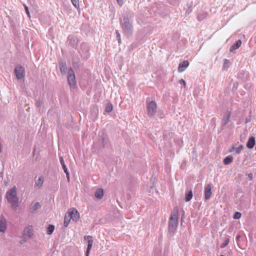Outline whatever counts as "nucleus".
Segmentation results:
<instances>
[{
  "label": "nucleus",
  "instance_id": "38",
  "mask_svg": "<svg viewBox=\"0 0 256 256\" xmlns=\"http://www.w3.org/2000/svg\"><path fill=\"white\" fill-rule=\"evenodd\" d=\"M119 5L122 6L123 4L122 0H116Z\"/></svg>",
  "mask_w": 256,
  "mask_h": 256
},
{
  "label": "nucleus",
  "instance_id": "30",
  "mask_svg": "<svg viewBox=\"0 0 256 256\" xmlns=\"http://www.w3.org/2000/svg\"><path fill=\"white\" fill-rule=\"evenodd\" d=\"M112 106L111 104H108L105 109V111L107 112H110L112 110Z\"/></svg>",
  "mask_w": 256,
  "mask_h": 256
},
{
  "label": "nucleus",
  "instance_id": "20",
  "mask_svg": "<svg viewBox=\"0 0 256 256\" xmlns=\"http://www.w3.org/2000/svg\"><path fill=\"white\" fill-rule=\"evenodd\" d=\"M40 207V202H36L33 204H32V206L30 210H32V212L34 214L36 212V210Z\"/></svg>",
  "mask_w": 256,
  "mask_h": 256
},
{
  "label": "nucleus",
  "instance_id": "15",
  "mask_svg": "<svg viewBox=\"0 0 256 256\" xmlns=\"http://www.w3.org/2000/svg\"><path fill=\"white\" fill-rule=\"evenodd\" d=\"M188 65L189 62L188 60H184L182 62H180L178 67V72H184Z\"/></svg>",
  "mask_w": 256,
  "mask_h": 256
},
{
  "label": "nucleus",
  "instance_id": "28",
  "mask_svg": "<svg viewBox=\"0 0 256 256\" xmlns=\"http://www.w3.org/2000/svg\"><path fill=\"white\" fill-rule=\"evenodd\" d=\"M230 64V60L228 59H224V65H223V69L226 70L229 67Z\"/></svg>",
  "mask_w": 256,
  "mask_h": 256
},
{
  "label": "nucleus",
  "instance_id": "5",
  "mask_svg": "<svg viewBox=\"0 0 256 256\" xmlns=\"http://www.w3.org/2000/svg\"><path fill=\"white\" fill-rule=\"evenodd\" d=\"M68 82L71 89L75 88L76 86V77L72 68H70L68 71Z\"/></svg>",
  "mask_w": 256,
  "mask_h": 256
},
{
  "label": "nucleus",
  "instance_id": "24",
  "mask_svg": "<svg viewBox=\"0 0 256 256\" xmlns=\"http://www.w3.org/2000/svg\"><path fill=\"white\" fill-rule=\"evenodd\" d=\"M232 160H233V158L232 156H229L226 157L224 158L223 162L224 164L227 165V164H230L232 162Z\"/></svg>",
  "mask_w": 256,
  "mask_h": 256
},
{
  "label": "nucleus",
  "instance_id": "16",
  "mask_svg": "<svg viewBox=\"0 0 256 256\" xmlns=\"http://www.w3.org/2000/svg\"><path fill=\"white\" fill-rule=\"evenodd\" d=\"M60 69L62 74H66L67 67L65 61L62 60L60 62Z\"/></svg>",
  "mask_w": 256,
  "mask_h": 256
},
{
  "label": "nucleus",
  "instance_id": "35",
  "mask_svg": "<svg viewBox=\"0 0 256 256\" xmlns=\"http://www.w3.org/2000/svg\"><path fill=\"white\" fill-rule=\"evenodd\" d=\"M116 39L117 38H120V34L119 33V32H118V30H116Z\"/></svg>",
  "mask_w": 256,
  "mask_h": 256
},
{
  "label": "nucleus",
  "instance_id": "18",
  "mask_svg": "<svg viewBox=\"0 0 256 256\" xmlns=\"http://www.w3.org/2000/svg\"><path fill=\"white\" fill-rule=\"evenodd\" d=\"M255 138L254 136L250 138L246 144L247 148L250 149L253 148L255 145Z\"/></svg>",
  "mask_w": 256,
  "mask_h": 256
},
{
  "label": "nucleus",
  "instance_id": "13",
  "mask_svg": "<svg viewBox=\"0 0 256 256\" xmlns=\"http://www.w3.org/2000/svg\"><path fill=\"white\" fill-rule=\"evenodd\" d=\"M230 112H227L226 114L224 116L221 124V129L223 130L224 127L226 126L230 121Z\"/></svg>",
  "mask_w": 256,
  "mask_h": 256
},
{
  "label": "nucleus",
  "instance_id": "41",
  "mask_svg": "<svg viewBox=\"0 0 256 256\" xmlns=\"http://www.w3.org/2000/svg\"><path fill=\"white\" fill-rule=\"evenodd\" d=\"M117 40H118V42L119 44L121 43V38H117Z\"/></svg>",
  "mask_w": 256,
  "mask_h": 256
},
{
  "label": "nucleus",
  "instance_id": "32",
  "mask_svg": "<svg viewBox=\"0 0 256 256\" xmlns=\"http://www.w3.org/2000/svg\"><path fill=\"white\" fill-rule=\"evenodd\" d=\"M229 241H230L229 238H226L224 240V243H223L222 244H221V246H220V248H225V247H226V246L228 244V242H229Z\"/></svg>",
  "mask_w": 256,
  "mask_h": 256
},
{
  "label": "nucleus",
  "instance_id": "22",
  "mask_svg": "<svg viewBox=\"0 0 256 256\" xmlns=\"http://www.w3.org/2000/svg\"><path fill=\"white\" fill-rule=\"evenodd\" d=\"M44 183V178L42 176L38 178V180L36 181L35 186L38 188H40L42 186Z\"/></svg>",
  "mask_w": 256,
  "mask_h": 256
},
{
  "label": "nucleus",
  "instance_id": "34",
  "mask_svg": "<svg viewBox=\"0 0 256 256\" xmlns=\"http://www.w3.org/2000/svg\"><path fill=\"white\" fill-rule=\"evenodd\" d=\"M36 105L37 107H40L42 105V102L40 100H36Z\"/></svg>",
  "mask_w": 256,
  "mask_h": 256
},
{
  "label": "nucleus",
  "instance_id": "40",
  "mask_svg": "<svg viewBox=\"0 0 256 256\" xmlns=\"http://www.w3.org/2000/svg\"><path fill=\"white\" fill-rule=\"evenodd\" d=\"M102 144L103 146H104V145H105V144H104V138H102Z\"/></svg>",
  "mask_w": 256,
  "mask_h": 256
},
{
  "label": "nucleus",
  "instance_id": "12",
  "mask_svg": "<svg viewBox=\"0 0 256 256\" xmlns=\"http://www.w3.org/2000/svg\"><path fill=\"white\" fill-rule=\"evenodd\" d=\"M84 238L85 240H88V244L87 249H86V252H87V254H90V250L92 249V246L93 244L92 237L90 236H85L84 237Z\"/></svg>",
  "mask_w": 256,
  "mask_h": 256
},
{
  "label": "nucleus",
  "instance_id": "4",
  "mask_svg": "<svg viewBox=\"0 0 256 256\" xmlns=\"http://www.w3.org/2000/svg\"><path fill=\"white\" fill-rule=\"evenodd\" d=\"M78 52L82 58L86 60L90 56L89 46L88 44L84 42L82 43Z\"/></svg>",
  "mask_w": 256,
  "mask_h": 256
},
{
  "label": "nucleus",
  "instance_id": "29",
  "mask_svg": "<svg viewBox=\"0 0 256 256\" xmlns=\"http://www.w3.org/2000/svg\"><path fill=\"white\" fill-rule=\"evenodd\" d=\"M73 6L77 9L80 8V4L78 0H71Z\"/></svg>",
  "mask_w": 256,
  "mask_h": 256
},
{
  "label": "nucleus",
  "instance_id": "23",
  "mask_svg": "<svg viewBox=\"0 0 256 256\" xmlns=\"http://www.w3.org/2000/svg\"><path fill=\"white\" fill-rule=\"evenodd\" d=\"M70 220H71L70 217L68 214L67 213H66V214L64 216V225L65 227H67L68 226Z\"/></svg>",
  "mask_w": 256,
  "mask_h": 256
},
{
  "label": "nucleus",
  "instance_id": "33",
  "mask_svg": "<svg viewBox=\"0 0 256 256\" xmlns=\"http://www.w3.org/2000/svg\"><path fill=\"white\" fill-rule=\"evenodd\" d=\"M24 9H25L26 12L29 18H30V12H29V10H28V7L26 6V5H24Z\"/></svg>",
  "mask_w": 256,
  "mask_h": 256
},
{
  "label": "nucleus",
  "instance_id": "11",
  "mask_svg": "<svg viewBox=\"0 0 256 256\" xmlns=\"http://www.w3.org/2000/svg\"><path fill=\"white\" fill-rule=\"evenodd\" d=\"M212 188L211 184H208L204 188V198L206 200H209L212 194Z\"/></svg>",
  "mask_w": 256,
  "mask_h": 256
},
{
  "label": "nucleus",
  "instance_id": "25",
  "mask_svg": "<svg viewBox=\"0 0 256 256\" xmlns=\"http://www.w3.org/2000/svg\"><path fill=\"white\" fill-rule=\"evenodd\" d=\"M192 198V190H190L186 194L185 200L186 202H189L191 200Z\"/></svg>",
  "mask_w": 256,
  "mask_h": 256
},
{
  "label": "nucleus",
  "instance_id": "39",
  "mask_svg": "<svg viewBox=\"0 0 256 256\" xmlns=\"http://www.w3.org/2000/svg\"><path fill=\"white\" fill-rule=\"evenodd\" d=\"M180 84H184V86H186V82H184V80H182V79L180 80Z\"/></svg>",
  "mask_w": 256,
  "mask_h": 256
},
{
  "label": "nucleus",
  "instance_id": "37",
  "mask_svg": "<svg viewBox=\"0 0 256 256\" xmlns=\"http://www.w3.org/2000/svg\"><path fill=\"white\" fill-rule=\"evenodd\" d=\"M64 172L66 174V178H68V181H69V180H70V174H69L68 170H67V172Z\"/></svg>",
  "mask_w": 256,
  "mask_h": 256
},
{
  "label": "nucleus",
  "instance_id": "21",
  "mask_svg": "<svg viewBox=\"0 0 256 256\" xmlns=\"http://www.w3.org/2000/svg\"><path fill=\"white\" fill-rule=\"evenodd\" d=\"M95 197L98 199H101L104 196L103 190L101 188L98 189L94 194Z\"/></svg>",
  "mask_w": 256,
  "mask_h": 256
},
{
  "label": "nucleus",
  "instance_id": "6",
  "mask_svg": "<svg viewBox=\"0 0 256 256\" xmlns=\"http://www.w3.org/2000/svg\"><path fill=\"white\" fill-rule=\"evenodd\" d=\"M157 109V105L155 102L152 101L147 106V113L148 115L150 117L154 116L156 112Z\"/></svg>",
  "mask_w": 256,
  "mask_h": 256
},
{
  "label": "nucleus",
  "instance_id": "14",
  "mask_svg": "<svg viewBox=\"0 0 256 256\" xmlns=\"http://www.w3.org/2000/svg\"><path fill=\"white\" fill-rule=\"evenodd\" d=\"M6 228V219L4 216H2L0 219V232H4Z\"/></svg>",
  "mask_w": 256,
  "mask_h": 256
},
{
  "label": "nucleus",
  "instance_id": "17",
  "mask_svg": "<svg viewBox=\"0 0 256 256\" xmlns=\"http://www.w3.org/2000/svg\"><path fill=\"white\" fill-rule=\"evenodd\" d=\"M244 149V146L240 145L238 147L233 146L230 150V152H235L236 154H239L241 152L242 150Z\"/></svg>",
  "mask_w": 256,
  "mask_h": 256
},
{
  "label": "nucleus",
  "instance_id": "3",
  "mask_svg": "<svg viewBox=\"0 0 256 256\" xmlns=\"http://www.w3.org/2000/svg\"><path fill=\"white\" fill-rule=\"evenodd\" d=\"M178 211L177 208H175L171 212L168 222V232L174 233L177 229Z\"/></svg>",
  "mask_w": 256,
  "mask_h": 256
},
{
  "label": "nucleus",
  "instance_id": "31",
  "mask_svg": "<svg viewBox=\"0 0 256 256\" xmlns=\"http://www.w3.org/2000/svg\"><path fill=\"white\" fill-rule=\"evenodd\" d=\"M241 214L239 212H236L233 216V218L235 220H238L241 217Z\"/></svg>",
  "mask_w": 256,
  "mask_h": 256
},
{
  "label": "nucleus",
  "instance_id": "26",
  "mask_svg": "<svg viewBox=\"0 0 256 256\" xmlns=\"http://www.w3.org/2000/svg\"><path fill=\"white\" fill-rule=\"evenodd\" d=\"M60 161L64 172H67V170H68L66 168V165L65 164L62 156L60 157Z\"/></svg>",
  "mask_w": 256,
  "mask_h": 256
},
{
  "label": "nucleus",
  "instance_id": "1",
  "mask_svg": "<svg viewBox=\"0 0 256 256\" xmlns=\"http://www.w3.org/2000/svg\"><path fill=\"white\" fill-rule=\"evenodd\" d=\"M120 24L124 34L127 36H130L133 32V26L128 13L126 12L122 14Z\"/></svg>",
  "mask_w": 256,
  "mask_h": 256
},
{
  "label": "nucleus",
  "instance_id": "36",
  "mask_svg": "<svg viewBox=\"0 0 256 256\" xmlns=\"http://www.w3.org/2000/svg\"><path fill=\"white\" fill-rule=\"evenodd\" d=\"M252 177H253L252 174L250 173L248 174V178L249 180H252Z\"/></svg>",
  "mask_w": 256,
  "mask_h": 256
},
{
  "label": "nucleus",
  "instance_id": "10",
  "mask_svg": "<svg viewBox=\"0 0 256 256\" xmlns=\"http://www.w3.org/2000/svg\"><path fill=\"white\" fill-rule=\"evenodd\" d=\"M68 42L69 45L76 48L80 41L76 36H70L68 38Z\"/></svg>",
  "mask_w": 256,
  "mask_h": 256
},
{
  "label": "nucleus",
  "instance_id": "27",
  "mask_svg": "<svg viewBox=\"0 0 256 256\" xmlns=\"http://www.w3.org/2000/svg\"><path fill=\"white\" fill-rule=\"evenodd\" d=\"M54 226L52 224H50L47 228L46 233L48 234H51L54 231Z\"/></svg>",
  "mask_w": 256,
  "mask_h": 256
},
{
  "label": "nucleus",
  "instance_id": "7",
  "mask_svg": "<svg viewBox=\"0 0 256 256\" xmlns=\"http://www.w3.org/2000/svg\"><path fill=\"white\" fill-rule=\"evenodd\" d=\"M66 213L70 217L71 219L74 222L78 221L80 218V214L75 208L69 210Z\"/></svg>",
  "mask_w": 256,
  "mask_h": 256
},
{
  "label": "nucleus",
  "instance_id": "8",
  "mask_svg": "<svg viewBox=\"0 0 256 256\" xmlns=\"http://www.w3.org/2000/svg\"><path fill=\"white\" fill-rule=\"evenodd\" d=\"M24 68L21 66H16L14 69V73H15L16 78L18 80H22L24 78Z\"/></svg>",
  "mask_w": 256,
  "mask_h": 256
},
{
  "label": "nucleus",
  "instance_id": "9",
  "mask_svg": "<svg viewBox=\"0 0 256 256\" xmlns=\"http://www.w3.org/2000/svg\"><path fill=\"white\" fill-rule=\"evenodd\" d=\"M33 235V230L32 226H26L23 232V237L26 239L30 238Z\"/></svg>",
  "mask_w": 256,
  "mask_h": 256
},
{
  "label": "nucleus",
  "instance_id": "43",
  "mask_svg": "<svg viewBox=\"0 0 256 256\" xmlns=\"http://www.w3.org/2000/svg\"><path fill=\"white\" fill-rule=\"evenodd\" d=\"M220 256H224L223 254H221Z\"/></svg>",
  "mask_w": 256,
  "mask_h": 256
},
{
  "label": "nucleus",
  "instance_id": "19",
  "mask_svg": "<svg viewBox=\"0 0 256 256\" xmlns=\"http://www.w3.org/2000/svg\"><path fill=\"white\" fill-rule=\"evenodd\" d=\"M242 44V42L240 40H238L230 48V50L232 51L238 48Z\"/></svg>",
  "mask_w": 256,
  "mask_h": 256
},
{
  "label": "nucleus",
  "instance_id": "42",
  "mask_svg": "<svg viewBox=\"0 0 256 256\" xmlns=\"http://www.w3.org/2000/svg\"><path fill=\"white\" fill-rule=\"evenodd\" d=\"M89 256V254H87V252H86V256Z\"/></svg>",
  "mask_w": 256,
  "mask_h": 256
},
{
  "label": "nucleus",
  "instance_id": "2",
  "mask_svg": "<svg viewBox=\"0 0 256 256\" xmlns=\"http://www.w3.org/2000/svg\"><path fill=\"white\" fill-rule=\"evenodd\" d=\"M6 198L8 202L12 204V208H14L18 206V198L17 196L16 188L15 186L11 188L6 192Z\"/></svg>",
  "mask_w": 256,
  "mask_h": 256
}]
</instances>
